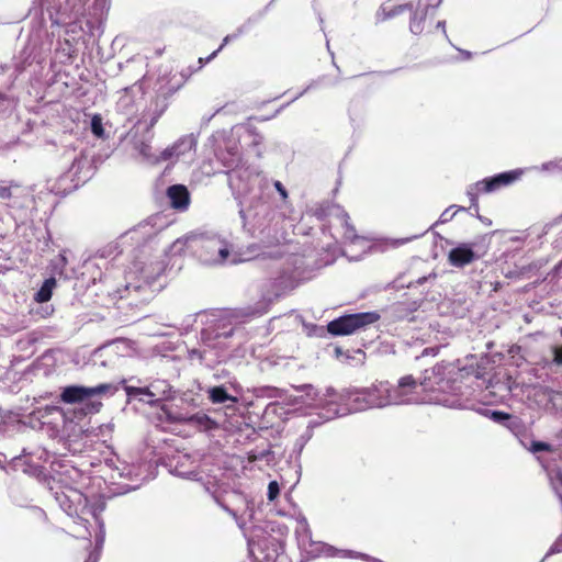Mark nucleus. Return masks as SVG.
Listing matches in <instances>:
<instances>
[{"label":"nucleus","mask_w":562,"mask_h":562,"mask_svg":"<svg viewBox=\"0 0 562 562\" xmlns=\"http://www.w3.org/2000/svg\"><path fill=\"white\" fill-rule=\"evenodd\" d=\"M380 383L373 384L369 387L348 389L338 396L337 401L334 398L336 396L335 390L329 387L326 390L324 397L319 400V420L311 419L308 426L315 427L350 413L362 412L374 407H384L382 393H380Z\"/></svg>","instance_id":"4"},{"label":"nucleus","mask_w":562,"mask_h":562,"mask_svg":"<svg viewBox=\"0 0 562 562\" xmlns=\"http://www.w3.org/2000/svg\"><path fill=\"white\" fill-rule=\"evenodd\" d=\"M8 497L11 504L15 507H32V498L29 496L27 492L21 485H10L8 488Z\"/></svg>","instance_id":"28"},{"label":"nucleus","mask_w":562,"mask_h":562,"mask_svg":"<svg viewBox=\"0 0 562 562\" xmlns=\"http://www.w3.org/2000/svg\"><path fill=\"white\" fill-rule=\"evenodd\" d=\"M407 10H413V3H405L400 5H391L385 3L381 7L379 15H382L381 20H387L397 16Z\"/></svg>","instance_id":"30"},{"label":"nucleus","mask_w":562,"mask_h":562,"mask_svg":"<svg viewBox=\"0 0 562 562\" xmlns=\"http://www.w3.org/2000/svg\"><path fill=\"white\" fill-rule=\"evenodd\" d=\"M295 535L299 546L302 549L306 550L307 546L312 544V531L308 527L307 520L304 517L299 520Z\"/></svg>","instance_id":"29"},{"label":"nucleus","mask_w":562,"mask_h":562,"mask_svg":"<svg viewBox=\"0 0 562 562\" xmlns=\"http://www.w3.org/2000/svg\"><path fill=\"white\" fill-rule=\"evenodd\" d=\"M35 510L42 512L38 507H32Z\"/></svg>","instance_id":"61"},{"label":"nucleus","mask_w":562,"mask_h":562,"mask_svg":"<svg viewBox=\"0 0 562 562\" xmlns=\"http://www.w3.org/2000/svg\"><path fill=\"white\" fill-rule=\"evenodd\" d=\"M319 83V79L318 80H314L312 81L302 92H300L292 101L299 99L301 95H303L305 92H307L308 90L317 87Z\"/></svg>","instance_id":"49"},{"label":"nucleus","mask_w":562,"mask_h":562,"mask_svg":"<svg viewBox=\"0 0 562 562\" xmlns=\"http://www.w3.org/2000/svg\"><path fill=\"white\" fill-rule=\"evenodd\" d=\"M31 417L38 420L42 425L46 424H58V422L65 423L64 411L54 405H46L38 407L31 413Z\"/></svg>","instance_id":"24"},{"label":"nucleus","mask_w":562,"mask_h":562,"mask_svg":"<svg viewBox=\"0 0 562 562\" xmlns=\"http://www.w3.org/2000/svg\"><path fill=\"white\" fill-rule=\"evenodd\" d=\"M477 258L479 256L474 252L473 246L465 243L452 248L448 254L449 263L457 268H462Z\"/></svg>","instance_id":"23"},{"label":"nucleus","mask_w":562,"mask_h":562,"mask_svg":"<svg viewBox=\"0 0 562 562\" xmlns=\"http://www.w3.org/2000/svg\"><path fill=\"white\" fill-rule=\"evenodd\" d=\"M160 420L169 424H186L194 426L201 430H210L215 427V422L204 413L186 414L178 411H172L166 405H161Z\"/></svg>","instance_id":"15"},{"label":"nucleus","mask_w":562,"mask_h":562,"mask_svg":"<svg viewBox=\"0 0 562 562\" xmlns=\"http://www.w3.org/2000/svg\"><path fill=\"white\" fill-rule=\"evenodd\" d=\"M412 238H404V239H395V240H392V246H400V245H404L405 243L409 241Z\"/></svg>","instance_id":"51"},{"label":"nucleus","mask_w":562,"mask_h":562,"mask_svg":"<svg viewBox=\"0 0 562 562\" xmlns=\"http://www.w3.org/2000/svg\"><path fill=\"white\" fill-rule=\"evenodd\" d=\"M460 211L465 212V211H467V209H465V207H463V206L450 205L449 207H447V209L441 213V215H440V217H439V220H438L437 224H438V223H440V224L448 223V222H449V221H451V220L456 216V214H457L458 212H460Z\"/></svg>","instance_id":"37"},{"label":"nucleus","mask_w":562,"mask_h":562,"mask_svg":"<svg viewBox=\"0 0 562 562\" xmlns=\"http://www.w3.org/2000/svg\"><path fill=\"white\" fill-rule=\"evenodd\" d=\"M531 169L540 170V171H544V172H551V171L559 169V165L555 161H548V162L542 164L539 167H537V166L531 167Z\"/></svg>","instance_id":"45"},{"label":"nucleus","mask_w":562,"mask_h":562,"mask_svg":"<svg viewBox=\"0 0 562 562\" xmlns=\"http://www.w3.org/2000/svg\"><path fill=\"white\" fill-rule=\"evenodd\" d=\"M488 387H491V392L498 395L501 400L506 398L513 391V386L509 379H507L506 381H491Z\"/></svg>","instance_id":"33"},{"label":"nucleus","mask_w":562,"mask_h":562,"mask_svg":"<svg viewBox=\"0 0 562 562\" xmlns=\"http://www.w3.org/2000/svg\"><path fill=\"white\" fill-rule=\"evenodd\" d=\"M280 493V487L277 481H271L268 484L267 497L269 501H274Z\"/></svg>","instance_id":"44"},{"label":"nucleus","mask_w":562,"mask_h":562,"mask_svg":"<svg viewBox=\"0 0 562 562\" xmlns=\"http://www.w3.org/2000/svg\"><path fill=\"white\" fill-rule=\"evenodd\" d=\"M553 361L562 367V345L553 349Z\"/></svg>","instance_id":"48"},{"label":"nucleus","mask_w":562,"mask_h":562,"mask_svg":"<svg viewBox=\"0 0 562 562\" xmlns=\"http://www.w3.org/2000/svg\"><path fill=\"white\" fill-rule=\"evenodd\" d=\"M525 173V169L518 168L505 172L486 177L475 183L468 186L465 194L470 199L471 206L474 211L479 212V196L480 194H490L497 192L502 188H506L515 183Z\"/></svg>","instance_id":"10"},{"label":"nucleus","mask_w":562,"mask_h":562,"mask_svg":"<svg viewBox=\"0 0 562 562\" xmlns=\"http://www.w3.org/2000/svg\"><path fill=\"white\" fill-rule=\"evenodd\" d=\"M561 552H562V533L555 539V541L549 548L548 552L546 553V555L541 560V562H543L550 555H553V554H557V553H561Z\"/></svg>","instance_id":"41"},{"label":"nucleus","mask_w":562,"mask_h":562,"mask_svg":"<svg viewBox=\"0 0 562 562\" xmlns=\"http://www.w3.org/2000/svg\"><path fill=\"white\" fill-rule=\"evenodd\" d=\"M100 554H101V553H99V552H94V551H92V552L89 554L88 559H87L85 562H99Z\"/></svg>","instance_id":"50"},{"label":"nucleus","mask_w":562,"mask_h":562,"mask_svg":"<svg viewBox=\"0 0 562 562\" xmlns=\"http://www.w3.org/2000/svg\"><path fill=\"white\" fill-rule=\"evenodd\" d=\"M273 187L279 192V194L281 195L282 200L285 201L288 199V191L284 188V186L280 181L277 180V181H273Z\"/></svg>","instance_id":"47"},{"label":"nucleus","mask_w":562,"mask_h":562,"mask_svg":"<svg viewBox=\"0 0 562 562\" xmlns=\"http://www.w3.org/2000/svg\"><path fill=\"white\" fill-rule=\"evenodd\" d=\"M305 387L308 390V393H307V395H308V396H310V395H312V393H313L315 396L317 395V393L315 392V390H314V387H313L312 385H307V386H305Z\"/></svg>","instance_id":"55"},{"label":"nucleus","mask_w":562,"mask_h":562,"mask_svg":"<svg viewBox=\"0 0 562 562\" xmlns=\"http://www.w3.org/2000/svg\"><path fill=\"white\" fill-rule=\"evenodd\" d=\"M170 205L179 211H186L190 204V193L186 186L173 184L167 189Z\"/></svg>","instance_id":"25"},{"label":"nucleus","mask_w":562,"mask_h":562,"mask_svg":"<svg viewBox=\"0 0 562 562\" xmlns=\"http://www.w3.org/2000/svg\"><path fill=\"white\" fill-rule=\"evenodd\" d=\"M40 3L49 13L53 24L66 26L67 33H75L80 16L99 21L110 8V0H40Z\"/></svg>","instance_id":"5"},{"label":"nucleus","mask_w":562,"mask_h":562,"mask_svg":"<svg viewBox=\"0 0 562 562\" xmlns=\"http://www.w3.org/2000/svg\"><path fill=\"white\" fill-rule=\"evenodd\" d=\"M538 407L543 409H562V392L546 386H533L530 391Z\"/></svg>","instance_id":"21"},{"label":"nucleus","mask_w":562,"mask_h":562,"mask_svg":"<svg viewBox=\"0 0 562 562\" xmlns=\"http://www.w3.org/2000/svg\"><path fill=\"white\" fill-rule=\"evenodd\" d=\"M131 88L126 87L123 89L124 94L117 101V109L125 114H131L134 109L133 100L131 95L128 94V91Z\"/></svg>","instance_id":"36"},{"label":"nucleus","mask_w":562,"mask_h":562,"mask_svg":"<svg viewBox=\"0 0 562 562\" xmlns=\"http://www.w3.org/2000/svg\"><path fill=\"white\" fill-rule=\"evenodd\" d=\"M18 68H19L20 70H23V69H24V65H23V66H18Z\"/></svg>","instance_id":"60"},{"label":"nucleus","mask_w":562,"mask_h":562,"mask_svg":"<svg viewBox=\"0 0 562 562\" xmlns=\"http://www.w3.org/2000/svg\"><path fill=\"white\" fill-rule=\"evenodd\" d=\"M91 132L98 138L104 137V130L102 124V117L100 114H94L90 123Z\"/></svg>","instance_id":"39"},{"label":"nucleus","mask_w":562,"mask_h":562,"mask_svg":"<svg viewBox=\"0 0 562 562\" xmlns=\"http://www.w3.org/2000/svg\"><path fill=\"white\" fill-rule=\"evenodd\" d=\"M0 468L1 469H5L4 464H3V461L0 459Z\"/></svg>","instance_id":"58"},{"label":"nucleus","mask_w":562,"mask_h":562,"mask_svg":"<svg viewBox=\"0 0 562 562\" xmlns=\"http://www.w3.org/2000/svg\"><path fill=\"white\" fill-rule=\"evenodd\" d=\"M491 417L494 422L509 424V420L514 419L515 416H510L505 412L493 411Z\"/></svg>","instance_id":"42"},{"label":"nucleus","mask_w":562,"mask_h":562,"mask_svg":"<svg viewBox=\"0 0 562 562\" xmlns=\"http://www.w3.org/2000/svg\"><path fill=\"white\" fill-rule=\"evenodd\" d=\"M249 554L254 562H274L278 553L276 548H266L262 542H248Z\"/></svg>","instance_id":"26"},{"label":"nucleus","mask_w":562,"mask_h":562,"mask_svg":"<svg viewBox=\"0 0 562 562\" xmlns=\"http://www.w3.org/2000/svg\"><path fill=\"white\" fill-rule=\"evenodd\" d=\"M55 285L56 281L54 278L46 279L43 282L41 289L35 293V301L38 303H45L49 301Z\"/></svg>","instance_id":"32"},{"label":"nucleus","mask_w":562,"mask_h":562,"mask_svg":"<svg viewBox=\"0 0 562 562\" xmlns=\"http://www.w3.org/2000/svg\"><path fill=\"white\" fill-rule=\"evenodd\" d=\"M412 15L409 19V31L415 34H422L425 29V21L429 13H432L430 9L417 3L413 5Z\"/></svg>","instance_id":"27"},{"label":"nucleus","mask_w":562,"mask_h":562,"mask_svg":"<svg viewBox=\"0 0 562 562\" xmlns=\"http://www.w3.org/2000/svg\"><path fill=\"white\" fill-rule=\"evenodd\" d=\"M170 467V472L176 476L201 482L204 490L210 494H214L216 492V484L210 480H204V474L210 476L212 471L209 469L207 457L201 456L198 452L193 454H180L173 458Z\"/></svg>","instance_id":"9"},{"label":"nucleus","mask_w":562,"mask_h":562,"mask_svg":"<svg viewBox=\"0 0 562 562\" xmlns=\"http://www.w3.org/2000/svg\"><path fill=\"white\" fill-rule=\"evenodd\" d=\"M68 260L66 257V250H63L56 259L52 261L53 271L56 274L63 276L64 269L67 266Z\"/></svg>","instance_id":"38"},{"label":"nucleus","mask_w":562,"mask_h":562,"mask_svg":"<svg viewBox=\"0 0 562 562\" xmlns=\"http://www.w3.org/2000/svg\"><path fill=\"white\" fill-rule=\"evenodd\" d=\"M67 157L71 160L70 167L59 178L48 186V190L56 195H66L76 190L87 179V175L81 176L82 169L87 166L88 160L76 150L67 153Z\"/></svg>","instance_id":"12"},{"label":"nucleus","mask_w":562,"mask_h":562,"mask_svg":"<svg viewBox=\"0 0 562 562\" xmlns=\"http://www.w3.org/2000/svg\"><path fill=\"white\" fill-rule=\"evenodd\" d=\"M195 149V140L192 136H184L177 140L172 146L161 150V160L180 159L181 157H192Z\"/></svg>","instance_id":"22"},{"label":"nucleus","mask_w":562,"mask_h":562,"mask_svg":"<svg viewBox=\"0 0 562 562\" xmlns=\"http://www.w3.org/2000/svg\"><path fill=\"white\" fill-rule=\"evenodd\" d=\"M131 288H133L135 291H137L138 289H140L139 285H132V284H127L126 285V290H130Z\"/></svg>","instance_id":"57"},{"label":"nucleus","mask_w":562,"mask_h":562,"mask_svg":"<svg viewBox=\"0 0 562 562\" xmlns=\"http://www.w3.org/2000/svg\"><path fill=\"white\" fill-rule=\"evenodd\" d=\"M437 29H441L443 34L447 36V32H446V22L445 21H439L437 23Z\"/></svg>","instance_id":"52"},{"label":"nucleus","mask_w":562,"mask_h":562,"mask_svg":"<svg viewBox=\"0 0 562 562\" xmlns=\"http://www.w3.org/2000/svg\"><path fill=\"white\" fill-rule=\"evenodd\" d=\"M460 372L452 363L436 364L424 371L419 381L413 375L402 376L396 385L380 382L384 407L418 403H434L449 408H469L463 400Z\"/></svg>","instance_id":"2"},{"label":"nucleus","mask_w":562,"mask_h":562,"mask_svg":"<svg viewBox=\"0 0 562 562\" xmlns=\"http://www.w3.org/2000/svg\"><path fill=\"white\" fill-rule=\"evenodd\" d=\"M381 317V314L375 311L346 314L330 321L327 324V330L333 336H348L366 329L376 323Z\"/></svg>","instance_id":"14"},{"label":"nucleus","mask_w":562,"mask_h":562,"mask_svg":"<svg viewBox=\"0 0 562 562\" xmlns=\"http://www.w3.org/2000/svg\"><path fill=\"white\" fill-rule=\"evenodd\" d=\"M366 557L362 558L363 560H368V561H371V562H383L382 560L380 559H376V558H370L369 555L364 554Z\"/></svg>","instance_id":"54"},{"label":"nucleus","mask_w":562,"mask_h":562,"mask_svg":"<svg viewBox=\"0 0 562 562\" xmlns=\"http://www.w3.org/2000/svg\"><path fill=\"white\" fill-rule=\"evenodd\" d=\"M249 137H250V145L255 148L256 155L258 157H261L262 151L259 147L263 143V136L256 131H249Z\"/></svg>","instance_id":"40"},{"label":"nucleus","mask_w":562,"mask_h":562,"mask_svg":"<svg viewBox=\"0 0 562 562\" xmlns=\"http://www.w3.org/2000/svg\"><path fill=\"white\" fill-rule=\"evenodd\" d=\"M182 86V80L177 78V75H164L158 79L157 97L155 100V109L153 110L154 116L150 124L154 125L160 115L168 108V98L177 92Z\"/></svg>","instance_id":"16"},{"label":"nucleus","mask_w":562,"mask_h":562,"mask_svg":"<svg viewBox=\"0 0 562 562\" xmlns=\"http://www.w3.org/2000/svg\"><path fill=\"white\" fill-rule=\"evenodd\" d=\"M459 52L463 55V57L465 59H470L471 56H472L471 52H468V50H464V49H459Z\"/></svg>","instance_id":"53"},{"label":"nucleus","mask_w":562,"mask_h":562,"mask_svg":"<svg viewBox=\"0 0 562 562\" xmlns=\"http://www.w3.org/2000/svg\"><path fill=\"white\" fill-rule=\"evenodd\" d=\"M238 328L226 318H216L212 315L206 321V327L201 330V348L189 351L190 359H199L201 363L212 367L222 361L227 349L226 339L232 337Z\"/></svg>","instance_id":"6"},{"label":"nucleus","mask_w":562,"mask_h":562,"mask_svg":"<svg viewBox=\"0 0 562 562\" xmlns=\"http://www.w3.org/2000/svg\"><path fill=\"white\" fill-rule=\"evenodd\" d=\"M288 282L289 279L284 274L278 279L268 280L263 285L260 301L251 308L250 314L256 316L266 314L274 300L280 297L288 289V284H285Z\"/></svg>","instance_id":"18"},{"label":"nucleus","mask_w":562,"mask_h":562,"mask_svg":"<svg viewBox=\"0 0 562 562\" xmlns=\"http://www.w3.org/2000/svg\"><path fill=\"white\" fill-rule=\"evenodd\" d=\"M207 394H209V398L214 404H224L226 402L235 403L237 401V398L229 395L227 393V390L222 385L209 389Z\"/></svg>","instance_id":"31"},{"label":"nucleus","mask_w":562,"mask_h":562,"mask_svg":"<svg viewBox=\"0 0 562 562\" xmlns=\"http://www.w3.org/2000/svg\"><path fill=\"white\" fill-rule=\"evenodd\" d=\"M116 390L111 383L95 386L68 385L61 389L59 397L65 404H81L85 414H95L102 407L101 398L113 395Z\"/></svg>","instance_id":"7"},{"label":"nucleus","mask_w":562,"mask_h":562,"mask_svg":"<svg viewBox=\"0 0 562 562\" xmlns=\"http://www.w3.org/2000/svg\"><path fill=\"white\" fill-rule=\"evenodd\" d=\"M218 159L226 167H232L227 172L228 186L233 195L238 200L239 215L244 226L248 220L252 222L254 232L258 231L260 240L248 245L240 251H235L228 235L215 231L198 232L178 238L170 247L173 255H181L190 251L199 260L209 266L223 265L225 262L238 263L257 258L281 259L288 251L284 244L288 241L286 232L282 227L284 220L277 213L271 212L265 204L256 210L245 204L259 202L270 187V180L266 175L255 167H238L239 151L237 147L228 150L229 159L222 154H216Z\"/></svg>","instance_id":"1"},{"label":"nucleus","mask_w":562,"mask_h":562,"mask_svg":"<svg viewBox=\"0 0 562 562\" xmlns=\"http://www.w3.org/2000/svg\"><path fill=\"white\" fill-rule=\"evenodd\" d=\"M525 173V169L518 168L505 172L486 177L475 183L468 186L465 194L470 199L471 206L474 211L479 212V196L480 194H490L497 192L502 188H506L515 183Z\"/></svg>","instance_id":"11"},{"label":"nucleus","mask_w":562,"mask_h":562,"mask_svg":"<svg viewBox=\"0 0 562 562\" xmlns=\"http://www.w3.org/2000/svg\"><path fill=\"white\" fill-rule=\"evenodd\" d=\"M333 65L336 67V69H337L338 71L340 70V69H339V66H338L335 61H333Z\"/></svg>","instance_id":"59"},{"label":"nucleus","mask_w":562,"mask_h":562,"mask_svg":"<svg viewBox=\"0 0 562 562\" xmlns=\"http://www.w3.org/2000/svg\"><path fill=\"white\" fill-rule=\"evenodd\" d=\"M417 301L396 302L384 308L383 317L389 323L415 319L414 313L418 310Z\"/></svg>","instance_id":"20"},{"label":"nucleus","mask_w":562,"mask_h":562,"mask_svg":"<svg viewBox=\"0 0 562 562\" xmlns=\"http://www.w3.org/2000/svg\"><path fill=\"white\" fill-rule=\"evenodd\" d=\"M139 155L143 157L144 161L150 165L158 164L161 160V151L159 155L153 151V148L149 144L140 143L137 147Z\"/></svg>","instance_id":"34"},{"label":"nucleus","mask_w":562,"mask_h":562,"mask_svg":"<svg viewBox=\"0 0 562 562\" xmlns=\"http://www.w3.org/2000/svg\"><path fill=\"white\" fill-rule=\"evenodd\" d=\"M0 200L15 222L32 220L36 210L35 200L27 188L18 183H0Z\"/></svg>","instance_id":"8"},{"label":"nucleus","mask_w":562,"mask_h":562,"mask_svg":"<svg viewBox=\"0 0 562 562\" xmlns=\"http://www.w3.org/2000/svg\"><path fill=\"white\" fill-rule=\"evenodd\" d=\"M240 33H241V30H238V32H237V33L226 35V36L224 37V40H223L222 45L218 47V49H216L215 52H213V53H212V54L206 58V61H210L211 59H213V58L217 55V53H218V52H220V50H221V49H222L226 44H228V43H229L231 41H233V40H236V38L239 36V34H240Z\"/></svg>","instance_id":"43"},{"label":"nucleus","mask_w":562,"mask_h":562,"mask_svg":"<svg viewBox=\"0 0 562 562\" xmlns=\"http://www.w3.org/2000/svg\"><path fill=\"white\" fill-rule=\"evenodd\" d=\"M80 477L81 473L79 470L75 468L65 469L61 473L58 474L57 479H53L56 485L50 486L49 491L59 507L68 516L75 517L77 519V524L85 527L88 536H91L92 533L87 527L89 520L86 515L92 517L97 526V530L94 532L95 548L93 551L101 553L105 541V526L101 517L105 509V503L102 501H97L90 504L79 487L72 485V483H77V480Z\"/></svg>","instance_id":"3"},{"label":"nucleus","mask_w":562,"mask_h":562,"mask_svg":"<svg viewBox=\"0 0 562 562\" xmlns=\"http://www.w3.org/2000/svg\"><path fill=\"white\" fill-rule=\"evenodd\" d=\"M344 240L346 245L345 255L350 259L359 260L361 256L371 249L370 241L359 236L355 227L349 222L347 213L342 215Z\"/></svg>","instance_id":"17"},{"label":"nucleus","mask_w":562,"mask_h":562,"mask_svg":"<svg viewBox=\"0 0 562 562\" xmlns=\"http://www.w3.org/2000/svg\"><path fill=\"white\" fill-rule=\"evenodd\" d=\"M128 400H137L150 406L158 405L160 402L172 400L175 389L165 379H154L145 386H124Z\"/></svg>","instance_id":"13"},{"label":"nucleus","mask_w":562,"mask_h":562,"mask_svg":"<svg viewBox=\"0 0 562 562\" xmlns=\"http://www.w3.org/2000/svg\"><path fill=\"white\" fill-rule=\"evenodd\" d=\"M442 0H419L418 3L435 12V10L440 5Z\"/></svg>","instance_id":"46"},{"label":"nucleus","mask_w":562,"mask_h":562,"mask_svg":"<svg viewBox=\"0 0 562 562\" xmlns=\"http://www.w3.org/2000/svg\"><path fill=\"white\" fill-rule=\"evenodd\" d=\"M236 521H237V525L239 526V528H241V529L245 528V521L243 519L236 518Z\"/></svg>","instance_id":"56"},{"label":"nucleus","mask_w":562,"mask_h":562,"mask_svg":"<svg viewBox=\"0 0 562 562\" xmlns=\"http://www.w3.org/2000/svg\"><path fill=\"white\" fill-rule=\"evenodd\" d=\"M324 552L328 557H340V558H351V559L366 557L363 553H359L356 551H349V550H339L333 546H324Z\"/></svg>","instance_id":"35"},{"label":"nucleus","mask_w":562,"mask_h":562,"mask_svg":"<svg viewBox=\"0 0 562 562\" xmlns=\"http://www.w3.org/2000/svg\"><path fill=\"white\" fill-rule=\"evenodd\" d=\"M506 428L528 451L532 453L551 451V446L549 443L533 439L531 431L518 417H514V419L509 420V424H506Z\"/></svg>","instance_id":"19"}]
</instances>
